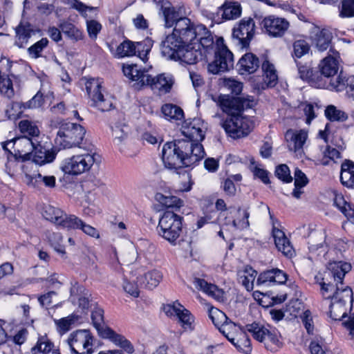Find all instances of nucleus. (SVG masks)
<instances>
[{
	"label": "nucleus",
	"instance_id": "c03bdc74",
	"mask_svg": "<svg viewBox=\"0 0 354 354\" xmlns=\"http://www.w3.org/2000/svg\"><path fill=\"white\" fill-rule=\"evenodd\" d=\"M222 17L225 20L237 19L241 15L242 8L239 2L227 1L221 7Z\"/></svg>",
	"mask_w": 354,
	"mask_h": 354
},
{
	"label": "nucleus",
	"instance_id": "a18cd8bd",
	"mask_svg": "<svg viewBox=\"0 0 354 354\" xmlns=\"http://www.w3.org/2000/svg\"><path fill=\"white\" fill-rule=\"evenodd\" d=\"M79 317L77 315L71 314L66 317L55 319V324L58 333L63 335L77 325Z\"/></svg>",
	"mask_w": 354,
	"mask_h": 354
},
{
	"label": "nucleus",
	"instance_id": "0e129e2a",
	"mask_svg": "<svg viewBox=\"0 0 354 354\" xmlns=\"http://www.w3.org/2000/svg\"><path fill=\"white\" fill-rule=\"evenodd\" d=\"M19 129L21 133H26L31 136L32 140L37 139L40 133L37 126H36L34 122L28 120L20 121L19 123Z\"/></svg>",
	"mask_w": 354,
	"mask_h": 354
},
{
	"label": "nucleus",
	"instance_id": "6ab92c4d",
	"mask_svg": "<svg viewBox=\"0 0 354 354\" xmlns=\"http://www.w3.org/2000/svg\"><path fill=\"white\" fill-rule=\"evenodd\" d=\"M146 80L145 86H149L153 91H158L160 94L169 93L174 82L173 76L168 73H161L156 77L149 75Z\"/></svg>",
	"mask_w": 354,
	"mask_h": 354
},
{
	"label": "nucleus",
	"instance_id": "412c9836",
	"mask_svg": "<svg viewBox=\"0 0 354 354\" xmlns=\"http://www.w3.org/2000/svg\"><path fill=\"white\" fill-rule=\"evenodd\" d=\"M330 54L321 60L319 69L325 80L334 77L339 71V53L330 50Z\"/></svg>",
	"mask_w": 354,
	"mask_h": 354
},
{
	"label": "nucleus",
	"instance_id": "bb28decb",
	"mask_svg": "<svg viewBox=\"0 0 354 354\" xmlns=\"http://www.w3.org/2000/svg\"><path fill=\"white\" fill-rule=\"evenodd\" d=\"M328 274L333 281L334 284L343 283V279L346 273H348L351 269V266L350 263L344 261H333L330 262L328 264Z\"/></svg>",
	"mask_w": 354,
	"mask_h": 354
},
{
	"label": "nucleus",
	"instance_id": "338daca9",
	"mask_svg": "<svg viewBox=\"0 0 354 354\" xmlns=\"http://www.w3.org/2000/svg\"><path fill=\"white\" fill-rule=\"evenodd\" d=\"M26 103L12 102L8 106L6 113L10 119L15 120L21 116L24 110L27 109Z\"/></svg>",
	"mask_w": 354,
	"mask_h": 354
},
{
	"label": "nucleus",
	"instance_id": "864d4df0",
	"mask_svg": "<svg viewBox=\"0 0 354 354\" xmlns=\"http://www.w3.org/2000/svg\"><path fill=\"white\" fill-rule=\"evenodd\" d=\"M153 46L151 39L147 38L140 42L135 43L136 55L139 57L144 62L147 59V55Z\"/></svg>",
	"mask_w": 354,
	"mask_h": 354
},
{
	"label": "nucleus",
	"instance_id": "f704fd0d",
	"mask_svg": "<svg viewBox=\"0 0 354 354\" xmlns=\"http://www.w3.org/2000/svg\"><path fill=\"white\" fill-rule=\"evenodd\" d=\"M113 55L116 58L131 57L136 55L135 43L130 40H124L115 49L112 44H107Z\"/></svg>",
	"mask_w": 354,
	"mask_h": 354
},
{
	"label": "nucleus",
	"instance_id": "79ce46f5",
	"mask_svg": "<svg viewBox=\"0 0 354 354\" xmlns=\"http://www.w3.org/2000/svg\"><path fill=\"white\" fill-rule=\"evenodd\" d=\"M111 129L113 142L118 146L124 142L130 133V127L122 122L114 124Z\"/></svg>",
	"mask_w": 354,
	"mask_h": 354
},
{
	"label": "nucleus",
	"instance_id": "20e7f679",
	"mask_svg": "<svg viewBox=\"0 0 354 354\" xmlns=\"http://www.w3.org/2000/svg\"><path fill=\"white\" fill-rule=\"evenodd\" d=\"M183 218L172 211H166L159 219L157 230L158 234L176 245L182 232Z\"/></svg>",
	"mask_w": 354,
	"mask_h": 354
},
{
	"label": "nucleus",
	"instance_id": "58836bf2",
	"mask_svg": "<svg viewBox=\"0 0 354 354\" xmlns=\"http://www.w3.org/2000/svg\"><path fill=\"white\" fill-rule=\"evenodd\" d=\"M81 230L86 235L95 238L100 239V235L99 231L94 227L86 223L82 219L73 215L68 230Z\"/></svg>",
	"mask_w": 354,
	"mask_h": 354
},
{
	"label": "nucleus",
	"instance_id": "e433bc0d",
	"mask_svg": "<svg viewBox=\"0 0 354 354\" xmlns=\"http://www.w3.org/2000/svg\"><path fill=\"white\" fill-rule=\"evenodd\" d=\"M32 152V161L39 165L52 162L56 157L55 152L43 148L38 143L35 145Z\"/></svg>",
	"mask_w": 354,
	"mask_h": 354
},
{
	"label": "nucleus",
	"instance_id": "6e6552de",
	"mask_svg": "<svg viewBox=\"0 0 354 354\" xmlns=\"http://www.w3.org/2000/svg\"><path fill=\"white\" fill-rule=\"evenodd\" d=\"M216 45L214 59L207 66L208 71L212 74L230 71L234 67V55L223 44V39L218 38Z\"/></svg>",
	"mask_w": 354,
	"mask_h": 354
},
{
	"label": "nucleus",
	"instance_id": "c9c22d12",
	"mask_svg": "<svg viewBox=\"0 0 354 354\" xmlns=\"http://www.w3.org/2000/svg\"><path fill=\"white\" fill-rule=\"evenodd\" d=\"M341 183L348 189H354V162L345 160L341 165Z\"/></svg>",
	"mask_w": 354,
	"mask_h": 354
},
{
	"label": "nucleus",
	"instance_id": "c85d7f7f",
	"mask_svg": "<svg viewBox=\"0 0 354 354\" xmlns=\"http://www.w3.org/2000/svg\"><path fill=\"white\" fill-rule=\"evenodd\" d=\"M272 236L278 250L281 252L285 256L292 257L295 254V250L284 232L274 226L272 228Z\"/></svg>",
	"mask_w": 354,
	"mask_h": 354
},
{
	"label": "nucleus",
	"instance_id": "473e14b6",
	"mask_svg": "<svg viewBox=\"0 0 354 354\" xmlns=\"http://www.w3.org/2000/svg\"><path fill=\"white\" fill-rule=\"evenodd\" d=\"M263 80L262 88L273 87L278 82V74L273 64L268 60H265L262 64Z\"/></svg>",
	"mask_w": 354,
	"mask_h": 354
},
{
	"label": "nucleus",
	"instance_id": "bf43d9fd",
	"mask_svg": "<svg viewBox=\"0 0 354 354\" xmlns=\"http://www.w3.org/2000/svg\"><path fill=\"white\" fill-rule=\"evenodd\" d=\"M177 318L178 319L180 326L185 330H192L194 329V319L190 312L187 310L184 306L178 315Z\"/></svg>",
	"mask_w": 354,
	"mask_h": 354
},
{
	"label": "nucleus",
	"instance_id": "49530a36",
	"mask_svg": "<svg viewBox=\"0 0 354 354\" xmlns=\"http://www.w3.org/2000/svg\"><path fill=\"white\" fill-rule=\"evenodd\" d=\"M109 335L106 339H108L109 341L113 342L116 346L121 347L127 353H133L134 348H133V345L124 336L115 333V331H113V332L109 331Z\"/></svg>",
	"mask_w": 354,
	"mask_h": 354
},
{
	"label": "nucleus",
	"instance_id": "a19ab883",
	"mask_svg": "<svg viewBox=\"0 0 354 354\" xmlns=\"http://www.w3.org/2000/svg\"><path fill=\"white\" fill-rule=\"evenodd\" d=\"M239 280L242 285L250 291L253 289L257 272L250 266H245L238 272Z\"/></svg>",
	"mask_w": 354,
	"mask_h": 354
},
{
	"label": "nucleus",
	"instance_id": "393cba45",
	"mask_svg": "<svg viewBox=\"0 0 354 354\" xmlns=\"http://www.w3.org/2000/svg\"><path fill=\"white\" fill-rule=\"evenodd\" d=\"M333 38V33L330 28H324L320 29L316 28L312 37V41L316 48L319 51L323 52L328 48H330V50H331L330 46Z\"/></svg>",
	"mask_w": 354,
	"mask_h": 354
},
{
	"label": "nucleus",
	"instance_id": "423d86ee",
	"mask_svg": "<svg viewBox=\"0 0 354 354\" xmlns=\"http://www.w3.org/2000/svg\"><path fill=\"white\" fill-rule=\"evenodd\" d=\"M84 128L78 124L68 122L62 124L55 139V142L60 148L71 149L79 147L85 136Z\"/></svg>",
	"mask_w": 354,
	"mask_h": 354
},
{
	"label": "nucleus",
	"instance_id": "ea45409f",
	"mask_svg": "<svg viewBox=\"0 0 354 354\" xmlns=\"http://www.w3.org/2000/svg\"><path fill=\"white\" fill-rule=\"evenodd\" d=\"M245 326L244 328L241 329L240 333H238L234 337V339H232L230 342L239 351L249 353L252 351V347Z\"/></svg>",
	"mask_w": 354,
	"mask_h": 354
},
{
	"label": "nucleus",
	"instance_id": "aec40b11",
	"mask_svg": "<svg viewBox=\"0 0 354 354\" xmlns=\"http://www.w3.org/2000/svg\"><path fill=\"white\" fill-rule=\"evenodd\" d=\"M43 216L55 225L68 230L73 214H67L59 208L47 205L44 208Z\"/></svg>",
	"mask_w": 354,
	"mask_h": 354
},
{
	"label": "nucleus",
	"instance_id": "f3484780",
	"mask_svg": "<svg viewBox=\"0 0 354 354\" xmlns=\"http://www.w3.org/2000/svg\"><path fill=\"white\" fill-rule=\"evenodd\" d=\"M207 126L200 118L185 120L182 124V133L191 141L201 142L205 138Z\"/></svg>",
	"mask_w": 354,
	"mask_h": 354
},
{
	"label": "nucleus",
	"instance_id": "6e6d98bb",
	"mask_svg": "<svg viewBox=\"0 0 354 354\" xmlns=\"http://www.w3.org/2000/svg\"><path fill=\"white\" fill-rule=\"evenodd\" d=\"M250 213L247 209H239L236 218L232 221V225L239 230H245L249 227L248 221Z\"/></svg>",
	"mask_w": 354,
	"mask_h": 354
},
{
	"label": "nucleus",
	"instance_id": "f03ea898",
	"mask_svg": "<svg viewBox=\"0 0 354 354\" xmlns=\"http://www.w3.org/2000/svg\"><path fill=\"white\" fill-rule=\"evenodd\" d=\"M173 33L185 44L197 41V45L207 52L213 48L212 32L204 25H195L187 17H180L176 21Z\"/></svg>",
	"mask_w": 354,
	"mask_h": 354
},
{
	"label": "nucleus",
	"instance_id": "603ef678",
	"mask_svg": "<svg viewBox=\"0 0 354 354\" xmlns=\"http://www.w3.org/2000/svg\"><path fill=\"white\" fill-rule=\"evenodd\" d=\"M53 348V344L46 336H40L35 346L31 349L32 354H48Z\"/></svg>",
	"mask_w": 354,
	"mask_h": 354
},
{
	"label": "nucleus",
	"instance_id": "c756f323",
	"mask_svg": "<svg viewBox=\"0 0 354 354\" xmlns=\"http://www.w3.org/2000/svg\"><path fill=\"white\" fill-rule=\"evenodd\" d=\"M193 283L198 290L215 299L218 301L224 299V292L212 283H207L205 279L195 277Z\"/></svg>",
	"mask_w": 354,
	"mask_h": 354
},
{
	"label": "nucleus",
	"instance_id": "3c124183",
	"mask_svg": "<svg viewBox=\"0 0 354 354\" xmlns=\"http://www.w3.org/2000/svg\"><path fill=\"white\" fill-rule=\"evenodd\" d=\"M155 198L167 208H180L183 205V201L174 196H165L161 193H157Z\"/></svg>",
	"mask_w": 354,
	"mask_h": 354
},
{
	"label": "nucleus",
	"instance_id": "13d9d810",
	"mask_svg": "<svg viewBox=\"0 0 354 354\" xmlns=\"http://www.w3.org/2000/svg\"><path fill=\"white\" fill-rule=\"evenodd\" d=\"M177 318L178 319L180 326L185 330H192L194 329V319L190 312L187 310L184 306L178 315Z\"/></svg>",
	"mask_w": 354,
	"mask_h": 354
},
{
	"label": "nucleus",
	"instance_id": "9b49d317",
	"mask_svg": "<svg viewBox=\"0 0 354 354\" xmlns=\"http://www.w3.org/2000/svg\"><path fill=\"white\" fill-rule=\"evenodd\" d=\"M93 337L89 330H77L71 333L67 343L75 354H91L92 353Z\"/></svg>",
	"mask_w": 354,
	"mask_h": 354
},
{
	"label": "nucleus",
	"instance_id": "4d7b16f0",
	"mask_svg": "<svg viewBox=\"0 0 354 354\" xmlns=\"http://www.w3.org/2000/svg\"><path fill=\"white\" fill-rule=\"evenodd\" d=\"M46 237L55 250L59 254H65V249L63 243V236L59 232H48Z\"/></svg>",
	"mask_w": 354,
	"mask_h": 354
},
{
	"label": "nucleus",
	"instance_id": "b1692460",
	"mask_svg": "<svg viewBox=\"0 0 354 354\" xmlns=\"http://www.w3.org/2000/svg\"><path fill=\"white\" fill-rule=\"evenodd\" d=\"M287 279V274L282 270L277 268L272 269L259 274L257 280V285L269 286L274 283L282 284L286 281Z\"/></svg>",
	"mask_w": 354,
	"mask_h": 354
},
{
	"label": "nucleus",
	"instance_id": "4468645a",
	"mask_svg": "<svg viewBox=\"0 0 354 354\" xmlns=\"http://www.w3.org/2000/svg\"><path fill=\"white\" fill-rule=\"evenodd\" d=\"M262 30L272 37H281L289 28L290 24L285 18L274 15L265 17L260 23Z\"/></svg>",
	"mask_w": 354,
	"mask_h": 354
},
{
	"label": "nucleus",
	"instance_id": "f8f14e48",
	"mask_svg": "<svg viewBox=\"0 0 354 354\" xmlns=\"http://www.w3.org/2000/svg\"><path fill=\"white\" fill-rule=\"evenodd\" d=\"M255 32V24L251 17H244L232 30V38L241 48H247Z\"/></svg>",
	"mask_w": 354,
	"mask_h": 354
},
{
	"label": "nucleus",
	"instance_id": "e2e57ef3",
	"mask_svg": "<svg viewBox=\"0 0 354 354\" xmlns=\"http://www.w3.org/2000/svg\"><path fill=\"white\" fill-rule=\"evenodd\" d=\"M294 58H301L308 54L310 50V45L308 41L303 39H296L292 44Z\"/></svg>",
	"mask_w": 354,
	"mask_h": 354
},
{
	"label": "nucleus",
	"instance_id": "a878e982",
	"mask_svg": "<svg viewBox=\"0 0 354 354\" xmlns=\"http://www.w3.org/2000/svg\"><path fill=\"white\" fill-rule=\"evenodd\" d=\"M142 272V270H136L134 275H138L136 277L137 281L146 288L153 289L158 286L162 279V274L158 270L153 269L143 273Z\"/></svg>",
	"mask_w": 354,
	"mask_h": 354
},
{
	"label": "nucleus",
	"instance_id": "5fc2aeb1",
	"mask_svg": "<svg viewBox=\"0 0 354 354\" xmlns=\"http://www.w3.org/2000/svg\"><path fill=\"white\" fill-rule=\"evenodd\" d=\"M241 328L240 326L228 319L218 330L229 342H231L232 339H234L236 334L240 333Z\"/></svg>",
	"mask_w": 354,
	"mask_h": 354
},
{
	"label": "nucleus",
	"instance_id": "7c9ffc66",
	"mask_svg": "<svg viewBox=\"0 0 354 354\" xmlns=\"http://www.w3.org/2000/svg\"><path fill=\"white\" fill-rule=\"evenodd\" d=\"M16 141L17 158L29 156L39 142L37 139L32 140L27 136L17 137Z\"/></svg>",
	"mask_w": 354,
	"mask_h": 354
},
{
	"label": "nucleus",
	"instance_id": "1a4fd4ad",
	"mask_svg": "<svg viewBox=\"0 0 354 354\" xmlns=\"http://www.w3.org/2000/svg\"><path fill=\"white\" fill-rule=\"evenodd\" d=\"M230 115L222 124L227 135L236 139L247 136L251 132L253 124L248 117L242 114Z\"/></svg>",
	"mask_w": 354,
	"mask_h": 354
},
{
	"label": "nucleus",
	"instance_id": "cd10ccee",
	"mask_svg": "<svg viewBox=\"0 0 354 354\" xmlns=\"http://www.w3.org/2000/svg\"><path fill=\"white\" fill-rule=\"evenodd\" d=\"M122 71L127 77L136 82L140 86L146 85V78L149 76L147 70L141 69L137 64H124Z\"/></svg>",
	"mask_w": 354,
	"mask_h": 354
},
{
	"label": "nucleus",
	"instance_id": "0eeeda50",
	"mask_svg": "<svg viewBox=\"0 0 354 354\" xmlns=\"http://www.w3.org/2000/svg\"><path fill=\"white\" fill-rule=\"evenodd\" d=\"M315 279L320 286L321 294L325 299L348 303L349 308H351L353 298L352 289L349 286L344 283L334 284L332 281H326L328 279L325 278H322L320 281L318 277Z\"/></svg>",
	"mask_w": 354,
	"mask_h": 354
},
{
	"label": "nucleus",
	"instance_id": "680f3d73",
	"mask_svg": "<svg viewBox=\"0 0 354 354\" xmlns=\"http://www.w3.org/2000/svg\"><path fill=\"white\" fill-rule=\"evenodd\" d=\"M298 72L299 77L308 82L313 87H315L313 82H317L322 77L321 75L315 74L313 70L307 66H298Z\"/></svg>",
	"mask_w": 354,
	"mask_h": 354
},
{
	"label": "nucleus",
	"instance_id": "2eb2a0df",
	"mask_svg": "<svg viewBox=\"0 0 354 354\" xmlns=\"http://www.w3.org/2000/svg\"><path fill=\"white\" fill-rule=\"evenodd\" d=\"M308 244L310 259L315 257H324L328 251V242L323 230L311 232L308 235Z\"/></svg>",
	"mask_w": 354,
	"mask_h": 354
},
{
	"label": "nucleus",
	"instance_id": "69168bd1",
	"mask_svg": "<svg viewBox=\"0 0 354 354\" xmlns=\"http://www.w3.org/2000/svg\"><path fill=\"white\" fill-rule=\"evenodd\" d=\"M325 115L330 121L344 122L348 118L347 114L344 111L338 109L334 105H329L326 107L325 110Z\"/></svg>",
	"mask_w": 354,
	"mask_h": 354
},
{
	"label": "nucleus",
	"instance_id": "774afa93",
	"mask_svg": "<svg viewBox=\"0 0 354 354\" xmlns=\"http://www.w3.org/2000/svg\"><path fill=\"white\" fill-rule=\"evenodd\" d=\"M300 319L306 332L309 335H313L315 330V319L312 313L306 310L300 315Z\"/></svg>",
	"mask_w": 354,
	"mask_h": 354
},
{
	"label": "nucleus",
	"instance_id": "09e8293b",
	"mask_svg": "<svg viewBox=\"0 0 354 354\" xmlns=\"http://www.w3.org/2000/svg\"><path fill=\"white\" fill-rule=\"evenodd\" d=\"M348 306V303L339 302L337 300L330 301L329 305L330 317L334 320H340L341 317H344L346 314Z\"/></svg>",
	"mask_w": 354,
	"mask_h": 354
},
{
	"label": "nucleus",
	"instance_id": "2f4dec72",
	"mask_svg": "<svg viewBox=\"0 0 354 354\" xmlns=\"http://www.w3.org/2000/svg\"><path fill=\"white\" fill-rule=\"evenodd\" d=\"M91 318L94 327L97 330L100 337L106 339L109 335L110 332H113L111 328L105 325L104 322V310L98 307L94 308L92 311Z\"/></svg>",
	"mask_w": 354,
	"mask_h": 354
},
{
	"label": "nucleus",
	"instance_id": "dca6fc26",
	"mask_svg": "<svg viewBox=\"0 0 354 354\" xmlns=\"http://www.w3.org/2000/svg\"><path fill=\"white\" fill-rule=\"evenodd\" d=\"M308 138V133L304 130L288 129L285 134L288 148L294 155L301 158L304 155V146Z\"/></svg>",
	"mask_w": 354,
	"mask_h": 354
},
{
	"label": "nucleus",
	"instance_id": "72a5a7b5",
	"mask_svg": "<svg viewBox=\"0 0 354 354\" xmlns=\"http://www.w3.org/2000/svg\"><path fill=\"white\" fill-rule=\"evenodd\" d=\"M259 59L252 53H246L239 59L238 66L241 75L252 73L259 68Z\"/></svg>",
	"mask_w": 354,
	"mask_h": 354
},
{
	"label": "nucleus",
	"instance_id": "8fccbe9b",
	"mask_svg": "<svg viewBox=\"0 0 354 354\" xmlns=\"http://www.w3.org/2000/svg\"><path fill=\"white\" fill-rule=\"evenodd\" d=\"M162 113L167 120H179L183 118L184 113L181 108L172 104H165L162 106Z\"/></svg>",
	"mask_w": 354,
	"mask_h": 354
},
{
	"label": "nucleus",
	"instance_id": "39448f33",
	"mask_svg": "<svg viewBox=\"0 0 354 354\" xmlns=\"http://www.w3.org/2000/svg\"><path fill=\"white\" fill-rule=\"evenodd\" d=\"M95 153L84 152L65 158L60 165L61 170L67 175L79 176L88 171L96 160Z\"/></svg>",
	"mask_w": 354,
	"mask_h": 354
},
{
	"label": "nucleus",
	"instance_id": "7ed1b4c3",
	"mask_svg": "<svg viewBox=\"0 0 354 354\" xmlns=\"http://www.w3.org/2000/svg\"><path fill=\"white\" fill-rule=\"evenodd\" d=\"M246 330L254 339L263 343L267 350L275 352L283 346L279 332L269 325L253 322L246 325Z\"/></svg>",
	"mask_w": 354,
	"mask_h": 354
},
{
	"label": "nucleus",
	"instance_id": "9d476101",
	"mask_svg": "<svg viewBox=\"0 0 354 354\" xmlns=\"http://www.w3.org/2000/svg\"><path fill=\"white\" fill-rule=\"evenodd\" d=\"M85 86L91 106L101 111H107L112 108V101L109 98H105L102 93V82L100 79L88 80L85 83Z\"/></svg>",
	"mask_w": 354,
	"mask_h": 354
},
{
	"label": "nucleus",
	"instance_id": "37998d69",
	"mask_svg": "<svg viewBox=\"0 0 354 354\" xmlns=\"http://www.w3.org/2000/svg\"><path fill=\"white\" fill-rule=\"evenodd\" d=\"M333 203L348 221L354 223V207L345 201L342 194H335Z\"/></svg>",
	"mask_w": 354,
	"mask_h": 354
},
{
	"label": "nucleus",
	"instance_id": "4c0bfd02",
	"mask_svg": "<svg viewBox=\"0 0 354 354\" xmlns=\"http://www.w3.org/2000/svg\"><path fill=\"white\" fill-rule=\"evenodd\" d=\"M15 32V44L19 48L24 47L28 44L29 39L35 35V31L28 24H20L16 28Z\"/></svg>",
	"mask_w": 354,
	"mask_h": 354
},
{
	"label": "nucleus",
	"instance_id": "f257e3e1",
	"mask_svg": "<svg viewBox=\"0 0 354 354\" xmlns=\"http://www.w3.org/2000/svg\"><path fill=\"white\" fill-rule=\"evenodd\" d=\"M162 153L165 166L170 169L193 166L205 156L200 142L187 140L167 142L162 147Z\"/></svg>",
	"mask_w": 354,
	"mask_h": 354
},
{
	"label": "nucleus",
	"instance_id": "4be33fe9",
	"mask_svg": "<svg viewBox=\"0 0 354 354\" xmlns=\"http://www.w3.org/2000/svg\"><path fill=\"white\" fill-rule=\"evenodd\" d=\"M198 41L185 44L179 53L177 60L187 64H194L202 58L203 53Z\"/></svg>",
	"mask_w": 354,
	"mask_h": 354
},
{
	"label": "nucleus",
	"instance_id": "052dcab7",
	"mask_svg": "<svg viewBox=\"0 0 354 354\" xmlns=\"http://www.w3.org/2000/svg\"><path fill=\"white\" fill-rule=\"evenodd\" d=\"M208 314L209 319L218 329L229 319L223 312L214 307L209 308Z\"/></svg>",
	"mask_w": 354,
	"mask_h": 354
},
{
	"label": "nucleus",
	"instance_id": "a211bd4d",
	"mask_svg": "<svg viewBox=\"0 0 354 354\" xmlns=\"http://www.w3.org/2000/svg\"><path fill=\"white\" fill-rule=\"evenodd\" d=\"M185 43L173 32L167 36L161 45V53L167 59L177 60Z\"/></svg>",
	"mask_w": 354,
	"mask_h": 354
},
{
	"label": "nucleus",
	"instance_id": "de8ad7c7",
	"mask_svg": "<svg viewBox=\"0 0 354 354\" xmlns=\"http://www.w3.org/2000/svg\"><path fill=\"white\" fill-rule=\"evenodd\" d=\"M59 28L64 35L72 39L78 41L83 39L82 31L70 22L63 21Z\"/></svg>",
	"mask_w": 354,
	"mask_h": 354
},
{
	"label": "nucleus",
	"instance_id": "ddd939ff",
	"mask_svg": "<svg viewBox=\"0 0 354 354\" xmlns=\"http://www.w3.org/2000/svg\"><path fill=\"white\" fill-rule=\"evenodd\" d=\"M219 104L221 109L228 115L241 114V112L251 109L255 104L253 97L231 98L228 95L221 96Z\"/></svg>",
	"mask_w": 354,
	"mask_h": 354
},
{
	"label": "nucleus",
	"instance_id": "5701e85b",
	"mask_svg": "<svg viewBox=\"0 0 354 354\" xmlns=\"http://www.w3.org/2000/svg\"><path fill=\"white\" fill-rule=\"evenodd\" d=\"M347 77L344 75L342 72L334 78L332 77L329 79L325 80L322 77L317 82H313L315 88H325L333 91L341 92L346 88Z\"/></svg>",
	"mask_w": 354,
	"mask_h": 354
}]
</instances>
